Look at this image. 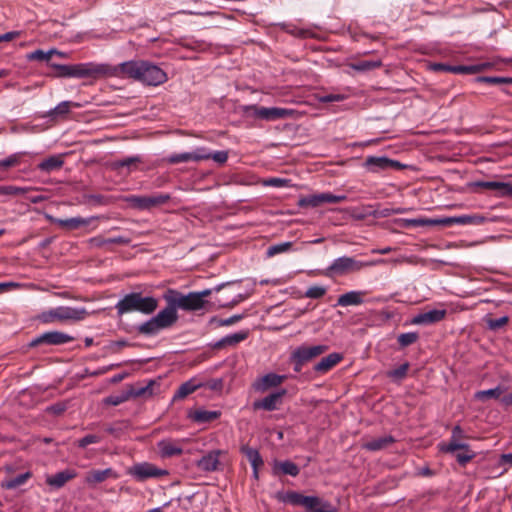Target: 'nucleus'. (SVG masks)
<instances>
[{"mask_svg": "<svg viewBox=\"0 0 512 512\" xmlns=\"http://www.w3.org/2000/svg\"><path fill=\"white\" fill-rule=\"evenodd\" d=\"M111 77L130 78L148 86H159L168 79L166 72L159 66L144 60H130L111 65Z\"/></svg>", "mask_w": 512, "mask_h": 512, "instance_id": "f257e3e1", "label": "nucleus"}, {"mask_svg": "<svg viewBox=\"0 0 512 512\" xmlns=\"http://www.w3.org/2000/svg\"><path fill=\"white\" fill-rule=\"evenodd\" d=\"M57 70V76L70 78H110L111 64L107 63H79V64H51Z\"/></svg>", "mask_w": 512, "mask_h": 512, "instance_id": "f03ea898", "label": "nucleus"}, {"mask_svg": "<svg viewBox=\"0 0 512 512\" xmlns=\"http://www.w3.org/2000/svg\"><path fill=\"white\" fill-rule=\"evenodd\" d=\"M158 307V300L152 296L143 297L139 292H132L120 299L116 305L118 315L140 312L145 315L153 313Z\"/></svg>", "mask_w": 512, "mask_h": 512, "instance_id": "7ed1b4c3", "label": "nucleus"}, {"mask_svg": "<svg viewBox=\"0 0 512 512\" xmlns=\"http://www.w3.org/2000/svg\"><path fill=\"white\" fill-rule=\"evenodd\" d=\"M88 316V311L84 307L58 306L42 311L37 319L43 324L54 322L82 321Z\"/></svg>", "mask_w": 512, "mask_h": 512, "instance_id": "20e7f679", "label": "nucleus"}, {"mask_svg": "<svg viewBox=\"0 0 512 512\" xmlns=\"http://www.w3.org/2000/svg\"><path fill=\"white\" fill-rule=\"evenodd\" d=\"M375 262L359 261L354 257L342 256L334 259L332 263L326 268L324 274L328 277L344 276L350 273H355L365 267L374 265Z\"/></svg>", "mask_w": 512, "mask_h": 512, "instance_id": "39448f33", "label": "nucleus"}, {"mask_svg": "<svg viewBox=\"0 0 512 512\" xmlns=\"http://www.w3.org/2000/svg\"><path fill=\"white\" fill-rule=\"evenodd\" d=\"M327 350V345H301L297 347L290 356V360L294 365V371L300 372L304 364L323 354Z\"/></svg>", "mask_w": 512, "mask_h": 512, "instance_id": "423d86ee", "label": "nucleus"}, {"mask_svg": "<svg viewBox=\"0 0 512 512\" xmlns=\"http://www.w3.org/2000/svg\"><path fill=\"white\" fill-rule=\"evenodd\" d=\"M168 295L173 304L177 309L185 311H196L204 308L206 300H201L200 296L196 295L195 292L183 294L176 289H168Z\"/></svg>", "mask_w": 512, "mask_h": 512, "instance_id": "0eeeda50", "label": "nucleus"}, {"mask_svg": "<svg viewBox=\"0 0 512 512\" xmlns=\"http://www.w3.org/2000/svg\"><path fill=\"white\" fill-rule=\"evenodd\" d=\"M127 473L138 482H144L151 478H161L169 474L168 470L158 468L149 462L136 463L128 469Z\"/></svg>", "mask_w": 512, "mask_h": 512, "instance_id": "6e6552de", "label": "nucleus"}, {"mask_svg": "<svg viewBox=\"0 0 512 512\" xmlns=\"http://www.w3.org/2000/svg\"><path fill=\"white\" fill-rule=\"evenodd\" d=\"M243 112L247 116L265 121H274L286 118L290 115V111L279 107H261L257 105H247L243 107Z\"/></svg>", "mask_w": 512, "mask_h": 512, "instance_id": "1a4fd4ad", "label": "nucleus"}, {"mask_svg": "<svg viewBox=\"0 0 512 512\" xmlns=\"http://www.w3.org/2000/svg\"><path fill=\"white\" fill-rule=\"evenodd\" d=\"M169 194L156 193L149 196H137L131 195L125 198V201L134 208L140 210H150L154 207H158L166 204L170 200Z\"/></svg>", "mask_w": 512, "mask_h": 512, "instance_id": "9d476101", "label": "nucleus"}, {"mask_svg": "<svg viewBox=\"0 0 512 512\" xmlns=\"http://www.w3.org/2000/svg\"><path fill=\"white\" fill-rule=\"evenodd\" d=\"M287 394V390L285 388L279 389L275 392L270 393L260 400H256L253 403V408L255 410H265V411H274L279 409V407L283 403V398Z\"/></svg>", "mask_w": 512, "mask_h": 512, "instance_id": "9b49d317", "label": "nucleus"}, {"mask_svg": "<svg viewBox=\"0 0 512 512\" xmlns=\"http://www.w3.org/2000/svg\"><path fill=\"white\" fill-rule=\"evenodd\" d=\"M163 298L167 302V306L159 311L154 318L163 329H166L171 327L178 320V313L177 308L175 304L171 302V298L167 291L164 293Z\"/></svg>", "mask_w": 512, "mask_h": 512, "instance_id": "f8f14e48", "label": "nucleus"}, {"mask_svg": "<svg viewBox=\"0 0 512 512\" xmlns=\"http://www.w3.org/2000/svg\"><path fill=\"white\" fill-rule=\"evenodd\" d=\"M73 337L60 332V331H49L41 334L30 342V346L34 347L40 344L48 345H62L73 341Z\"/></svg>", "mask_w": 512, "mask_h": 512, "instance_id": "ddd939ff", "label": "nucleus"}, {"mask_svg": "<svg viewBox=\"0 0 512 512\" xmlns=\"http://www.w3.org/2000/svg\"><path fill=\"white\" fill-rule=\"evenodd\" d=\"M210 159V152L204 147L196 148L192 152L175 153L167 157V162L170 164H177L189 161H202Z\"/></svg>", "mask_w": 512, "mask_h": 512, "instance_id": "4468645a", "label": "nucleus"}, {"mask_svg": "<svg viewBox=\"0 0 512 512\" xmlns=\"http://www.w3.org/2000/svg\"><path fill=\"white\" fill-rule=\"evenodd\" d=\"M283 501L294 506H303L307 509V511L312 510L316 506L322 504L321 499L317 496H304L301 493L295 491L287 492L283 498Z\"/></svg>", "mask_w": 512, "mask_h": 512, "instance_id": "2eb2a0df", "label": "nucleus"}, {"mask_svg": "<svg viewBox=\"0 0 512 512\" xmlns=\"http://www.w3.org/2000/svg\"><path fill=\"white\" fill-rule=\"evenodd\" d=\"M184 442V439H162L157 443V447L160 455L164 458H168L181 455L183 453L182 444Z\"/></svg>", "mask_w": 512, "mask_h": 512, "instance_id": "dca6fc26", "label": "nucleus"}, {"mask_svg": "<svg viewBox=\"0 0 512 512\" xmlns=\"http://www.w3.org/2000/svg\"><path fill=\"white\" fill-rule=\"evenodd\" d=\"M287 376L286 375H279L276 373H268L259 378L254 383V388L256 391L259 392H265L269 390L270 388H275L280 386L285 380Z\"/></svg>", "mask_w": 512, "mask_h": 512, "instance_id": "f3484780", "label": "nucleus"}, {"mask_svg": "<svg viewBox=\"0 0 512 512\" xmlns=\"http://www.w3.org/2000/svg\"><path fill=\"white\" fill-rule=\"evenodd\" d=\"M398 163L386 157H368L365 161V167L370 172H379L396 167Z\"/></svg>", "mask_w": 512, "mask_h": 512, "instance_id": "a211bd4d", "label": "nucleus"}, {"mask_svg": "<svg viewBox=\"0 0 512 512\" xmlns=\"http://www.w3.org/2000/svg\"><path fill=\"white\" fill-rule=\"evenodd\" d=\"M473 187L498 191L500 196L512 195V184L498 181H475Z\"/></svg>", "mask_w": 512, "mask_h": 512, "instance_id": "6ab92c4d", "label": "nucleus"}, {"mask_svg": "<svg viewBox=\"0 0 512 512\" xmlns=\"http://www.w3.org/2000/svg\"><path fill=\"white\" fill-rule=\"evenodd\" d=\"M108 478H118L117 473L112 468L103 470H91L85 475V482L89 485H95L104 482Z\"/></svg>", "mask_w": 512, "mask_h": 512, "instance_id": "aec40b11", "label": "nucleus"}, {"mask_svg": "<svg viewBox=\"0 0 512 512\" xmlns=\"http://www.w3.org/2000/svg\"><path fill=\"white\" fill-rule=\"evenodd\" d=\"M485 218L480 215H460L454 217H445L444 226L452 225H480L484 223Z\"/></svg>", "mask_w": 512, "mask_h": 512, "instance_id": "412c9836", "label": "nucleus"}, {"mask_svg": "<svg viewBox=\"0 0 512 512\" xmlns=\"http://www.w3.org/2000/svg\"><path fill=\"white\" fill-rule=\"evenodd\" d=\"M76 472L71 469H66L57 472L54 475L47 476L46 483L56 489L62 488L68 481L76 477Z\"/></svg>", "mask_w": 512, "mask_h": 512, "instance_id": "4be33fe9", "label": "nucleus"}, {"mask_svg": "<svg viewBox=\"0 0 512 512\" xmlns=\"http://www.w3.org/2000/svg\"><path fill=\"white\" fill-rule=\"evenodd\" d=\"M446 309H430L418 313V325H431L438 323L445 318Z\"/></svg>", "mask_w": 512, "mask_h": 512, "instance_id": "5701e85b", "label": "nucleus"}, {"mask_svg": "<svg viewBox=\"0 0 512 512\" xmlns=\"http://www.w3.org/2000/svg\"><path fill=\"white\" fill-rule=\"evenodd\" d=\"M150 389V385H147L145 387H142L137 390L130 389L129 391H125L120 393L119 395H111L105 399V402L107 404L117 406L127 400L130 399L132 396H142L144 395L148 390Z\"/></svg>", "mask_w": 512, "mask_h": 512, "instance_id": "b1692460", "label": "nucleus"}, {"mask_svg": "<svg viewBox=\"0 0 512 512\" xmlns=\"http://www.w3.org/2000/svg\"><path fill=\"white\" fill-rule=\"evenodd\" d=\"M64 165V155L57 154L49 156L48 158L41 161L37 168L45 173H51L53 171H57L62 168Z\"/></svg>", "mask_w": 512, "mask_h": 512, "instance_id": "393cba45", "label": "nucleus"}, {"mask_svg": "<svg viewBox=\"0 0 512 512\" xmlns=\"http://www.w3.org/2000/svg\"><path fill=\"white\" fill-rule=\"evenodd\" d=\"M248 335H249V332L247 330H241L236 333L226 335V336L222 337L220 340H218L215 343L214 347L222 348V347H226V346H229V347L236 346L240 342L246 340Z\"/></svg>", "mask_w": 512, "mask_h": 512, "instance_id": "a878e982", "label": "nucleus"}, {"mask_svg": "<svg viewBox=\"0 0 512 512\" xmlns=\"http://www.w3.org/2000/svg\"><path fill=\"white\" fill-rule=\"evenodd\" d=\"M343 359V355L337 352L331 353L322 358L315 366L314 370L319 373H326L336 366Z\"/></svg>", "mask_w": 512, "mask_h": 512, "instance_id": "bb28decb", "label": "nucleus"}, {"mask_svg": "<svg viewBox=\"0 0 512 512\" xmlns=\"http://www.w3.org/2000/svg\"><path fill=\"white\" fill-rule=\"evenodd\" d=\"M219 411H208L204 409H198L195 411L188 412V418L196 423H208L214 421L220 417Z\"/></svg>", "mask_w": 512, "mask_h": 512, "instance_id": "cd10ccee", "label": "nucleus"}, {"mask_svg": "<svg viewBox=\"0 0 512 512\" xmlns=\"http://www.w3.org/2000/svg\"><path fill=\"white\" fill-rule=\"evenodd\" d=\"M363 291H349L339 296L337 305L346 307L351 305H360L363 303Z\"/></svg>", "mask_w": 512, "mask_h": 512, "instance_id": "c85d7f7f", "label": "nucleus"}, {"mask_svg": "<svg viewBox=\"0 0 512 512\" xmlns=\"http://www.w3.org/2000/svg\"><path fill=\"white\" fill-rule=\"evenodd\" d=\"M219 464V452L211 451L204 455L197 463V466L203 471H214Z\"/></svg>", "mask_w": 512, "mask_h": 512, "instance_id": "c756f323", "label": "nucleus"}, {"mask_svg": "<svg viewBox=\"0 0 512 512\" xmlns=\"http://www.w3.org/2000/svg\"><path fill=\"white\" fill-rule=\"evenodd\" d=\"M98 217L92 216L90 218H82V217H73L68 219H60L58 221V225L62 228H66L69 230L77 229L80 226L88 225L92 221L97 220Z\"/></svg>", "mask_w": 512, "mask_h": 512, "instance_id": "7c9ffc66", "label": "nucleus"}, {"mask_svg": "<svg viewBox=\"0 0 512 512\" xmlns=\"http://www.w3.org/2000/svg\"><path fill=\"white\" fill-rule=\"evenodd\" d=\"M273 472L275 474L281 472L285 475L297 476L300 472L299 467L292 461H275L273 465Z\"/></svg>", "mask_w": 512, "mask_h": 512, "instance_id": "2f4dec72", "label": "nucleus"}, {"mask_svg": "<svg viewBox=\"0 0 512 512\" xmlns=\"http://www.w3.org/2000/svg\"><path fill=\"white\" fill-rule=\"evenodd\" d=\"M393 442L394 438L392 436H383L366 441L363 444V448L368 451H380L391 445Z\"/></svg>", "mask_w": 512, "mask_h": 512, "instance_id": "473e14b6", "label": "nucleus"}, {"mask_svg": "<svg viewBox=\"0 0 512 512\" xmlns=\"http://www.w3.org/2000/svg\"><path fill=\"white\" fill-rule=\"evenodd\" d=\"M52 55H59L63 57L65 54L57 51L56 49H50L49 51H43L41 49L30 52L26 55L28 61H49Z\"/></svg>", "mask_w": 512, "mask_h": 512, "instance_id": "72a5a7b5", "label": "nucleus"}, {"mask_svg": "<svg viewBox=\"0 0 512 512\" xmlns=\"http://www.w3.org/2000/svg\"><path fill=\"white\" fill-rule=\"evenodd\" d=\"M142 162L140 156H130L121 160H117L113 163L114 169H127V173H130L137 169V165Z\"/></svg>", "mask_w": 512, "mask_h": 512, "instance_id": "f704fd0d", "label": "nucleus"}, {"mask_svg": "<svg viewBox=\"0 0 512 512\" xmlns=\"http://www.w3.org/2000/svg\"><path fill=\"white\" fill-rule=\"evenodd\" d=\"M449 454L455 457V459L461 466H465L476 456V453L473 450H471L468 444H465V448H459L457 452H450Z\"/></svg>", "mask_w": 512, "mask_h": 512, "instance_id": "c9c22d12", "label": "nucleus"}, {"mask_svg": "<svg viewBox=\"0 0 512 512\" xmlns=\"http://www.w3.org/2000/svg\"><path fill=\"white\" fill-rule=\"evenodd\" d=\"M241 452L246 456L252 468H260L263 465V459L257 449L243 446Z\"/></svg>", "mask_w": 512, "mask_h": 512, "instance_id": "e433bc0d", "label": "nucleus"}, {"mask_svg": "<svg viewBox=\"0 0 512 512\" xmlns=\"http://www.w3.org/2000/svg\"><path fill=\"white\" fill-rule=\"evenodd\" d=\"M200 386L201 385L196 383L194 380L186 381L178 388V390L174 394L173 399H184L186 396L196 391Z\"/></svg>", "mask_w": 512, "mask_h": 512, "instance_id": "4c0bfd02", "label": "nucleus"}, {"mask_svg": "<svg viewBox=\"0 0 512 512\" xmlns=\"http://www.w3.org/2000/svg\"><path fill=\"white\" fill-rule=\"evenodd\" d=\"M161 330H163V328L159 325V323L154 317L142 323L138 327L139 333L148 336L156 335Z\"/></svg>", "mask_w": 512, "mask_h": 512, "instance_id": "58836bf2", "label": "nucleus"}, {"mask_svg": "<svg viewBox=\"0 0 512 512\" xmlns=\"http://www.w3.org/2000/svg\"><path fill=\"white\" fill-rule=\"evenodd\" d=\"M505 387L498 385L495 388L488 390H481L475 393V398L480 401H484L488 398L498 399L505 392Z\"/></svg>", "mask_w": 512, "mask_h": 512, "instance_id": "ea45409f", "label": "nucleus"}, {"mask_svg": "<svg viewBox=\"0 0 512 512\" xmlns=\"http://www.w3.org/2000/svg\"><path fill=\"white\" fill-rule=\"evenodd\" d=\"M71 107H79V104L71 101H62L48 112V116L52 118L64 116L69 113Z\"/></svg>", "mask_w": 512, "mask_h": 512, "instance_id": "a19ab883", "label": "nucleus"}, {"mask_svg": "<svg viewBox=\"0 0 512 512\" xmlns=\"http://www.w3.org/2000/svg\"><path fill=\"white\" fill-rule=\"evenodd\" d=\"M30 477H31L30 472L22 473L20 475H17L14 478L3 481L1 484V487L5 488V489H15V488L23 485Z\"/></svg>", "mask_w": 512, "mask_h": 512, "instance_id": "79ce46f5", "label": "nucleus"}, {"mask_svg": "<svg viewBox=\"0 0 512 512\" xmlns=\"http://www.w3.org/2000/svg\"><path fill=\"white\" fill-rule=\"evenodd\" d=\"M382 65L381 60H361L351 64V68L355 71L365 72L375 68H379Z\"/></svg>", "mask_w": 512, "mask_h": 512, "instance_id": "37998d69", "label": "nucleus"}, {"mask_svg": "<svg viewBox=\"0 0 512 512\" xmlns=\"http://www.w3.org/2000/svg\"><path fill=\"white\" fill-rule=\"evenodd\" d=\"M348 97L349 93L347 92H332L317 95V100L321 103L342 102Z\"/></svg>", "mask_w": 512, "mask_h": 512, "instance_id": "c03bdc74", "label": "nucleus"}, {"mask_svg": "<svg viewBox=\"0 0 512 512\" xmlns=\"http://www.w3.org/2000/svg\"><path fill=\"white\" fill-rule=\"evenodd\" d=\"M292 245V242L289 241L271 245L266 250V256L273 257L278 254L286 253L291 250Z\"/></svg>", "mask_w": 512, "mask_h": 512, "instance_id": "a18cd8bd", "label": "nucleus"}, {"mask_svg": "<svg viewBox=\"0 0 512 512\" xmlns=\"http://www.w3.org/2000/svg\"><path fill=\"white\" fill-rule=\"evenodd\" d=\"M27 152L21 151L9 155L7 158L0 160V168L8 169L20 164L22 156L26 155Z\"/></svg>", "mask_w": 512, "mask_h": 512, "instance_id": "49530a36", "label": "nucleus"}, {"mask_svg": "<svg viewBox=\"0 0 512 512\" xmlns=\"http://www.w3.org/2000/svg\"><path fill=\"white\" fill-rule=\"evenodd\" d=\"M465 444L466 443L461 442L460 439L453 438L451 436L447 443L441 444L440 449L442 452H445V453L457 452V450H459V448H465Z\"/></svg>", "mask_w": 512, "mask_h": 512, "instance_id": "de8ad7c7", "label": "nucleus"}, {"mask_svg": "<svg viewBox=\"0 0 512 512\" xmlns=\"http://www.w3.org/2000/svg\"><path fill=\"white\" fill-rule=\"evenodd\" d=\"M32 188L29 187H19L14 185H4L0 186V194L1 195H23L30 191Z\"/></svg>", "mask_w": 512, "mask_h": 512, "instance_id": "09e8293b", "label": "nucleus"}, {"mask_svg": "<svg viewBox=\"0 0 512 512\" xmlns=\"http://www.w3.org/2000/svg\"><path fill=\"white\" fill-rule=\"evenodd\" d=\"M408 368H409V364L403 363L399 367H397L393 370H390L387 373V376L394 381H401L407 375Z\"/></svg>", "mask_w": 512, "mask_h": 512, "instance_id": "8fccbe9b", "label": "nucleus"}, {"mask_svg": "<svg viewBox=\"0 0 512 512\" xmlns=\"http://www.w3.org/2000/svg\"><path fill=\"white\" fill-rule=\"evenodd\" d=\"M323 204L321 199V193L319 194H313L308 195L306 197H303L299 200V205L301 207H317L319 205Z\"/></svg>", "mask_w": 512, "mask_h": 512, "instance_id": "3c124183", "label": "nucleus"}, {"mask_svg": "<svg viewBox=\"0 0 512 512\" xmlns=\"http://www.w3.org/2000/svg\"><path fill=\"white\" fill-rule=\"evenodd\" d=\"M326 292V287L315 285L308 288L304 296L311 299H320L326 294Z\"/></svg>", "mask_w": 512, "mask_h": 512, "instance_id": "603ef678", "label": "nucleus"}, {"mask_svg": "<svg viewBox=\"0 0 512 512\" xmlns=\"http://www.w3.org/2000/svg\"><path fill=\"white\" fill-rule=\"evenodd\" d=\"M102 438L95 434H88L83 438L77 440L76 444L79 448H86L90 444H97L101 442Z\"/></svg>", "mask_w": 512, "mask_h": 512, "instance_id": "864d4df0", "label": "nucleus"}, {"mask_svg": "<svg viewBox=\"0 0 512 512\" xmlns=\"http://www.w3.org/2000/svg\"><path fill=\"white\" fill-rule=\"evenodd\" d=\"M444 218H426L418 216V227L444 226Z\"/></svg>", "mask_w": 512, "mask_h": 512, "instance_id": "5fc2aeb1", "label": "nucleus"}, {"mask_svg": "<svg viewBox=\"0 0 512 512\" xmlns=\"http://www.w3.org/2000/svg\"><path fill=\"white\" fill-rule=\"evenodd\" d=\"M450 73L453 74H476L477 69L473 68V65H452Z\"/></svg>", "mask_w": 512, "mask_h": 512, "instance_id": "6e6d98bb", "label": "nucleus"}, {"mask_svg": "<svg viewBox=\"0 0 512 512\" xmlns=\"http://www.w3.org/2000/svg\"><path fill=\"white\" fill-rule=\"evenodd\" d=\"M346 198L345 195H334L329 192L321 193L322 203H339L345 201Z\"/></svg>", "mask_w": 512, "mask_h": 512, "instance_id": "4d7b16f0", "label": "nucleus"}, {"mask_svg": "<svg viewBox=\"0 0 512 512\" xmlns=\"http://www.w3.org/2000/svg\"><path fill=\"white\" fill-rule=\"evenodd\" d=\"M415 341H416V333L415 332L403 333L398 336V342L403 347L413 344Z\"/></svg>", "mask_w": 512, "mask_h": 512, "instance_id": "13d9d810", "label": "nucleus"}, {"mask_svg": "<svg viewBox=\"0 0 512 512\" xmlns=\"http://www.w3.org/2000/svg\"><path fill=\"white\" fill-rule=\"evenodd\" d=\"M288 183H289V180L284 179V178H277V177L269 178L264 181L265 186H272V187H277V188L287 187Z\"/></svg>", "mask_w": 512, "mask_h": 512, "instance_id": "bf43d9fd", "label": "nucleus"}, {"mask_svg": "<svg viewBox=\"0 0 512 512\" xmlns=\"http://www.w3.org/2000/svg\"><path fill=\"white\" fill-rule=\"evenodd\" d=\"M478 82H483L487 84H504L505 77H498V76H480L476 79Z\"/></svg>", "mask_w": 512, "mask_h": 512, "instance_id": "052dcab7", "label": "nucleus"}, {"mask_svg": "<svg viewBox=\"0 0 512 512\" xmlns=\"http://www.w3.org/2000/svg\"><path fill=\"white\" fill-rule=\"evenodd\" d=\"M508 320L509 319L507 316H502L499 318L491 319L488 322V326L490 329L496 330V329L503 327L508 322Z\"/></svg>", "mask_w": 512, "mask_h": 512, "instance_id": "680f3d73", "label": "nucleus"}, {"mask_svg": "<svg viewBox=\"0 0 512 512\" xmlns=\"http://www.w3.org/2000/svg\"><path fill=\"white\" fill-rule=\"evenodd\" d=\"M428 68L432 71L436 72H449L452 68V65L444 64V63H429Z\"/></svg>", "mask_w": 512, "mask_h": 512, "instance_id": "e2e57ef3", "label": "nucleus"}, {"mask_svg": "<svg viewBox=\"0 0 512 512\" xmlns=\"http://www.w3.org/2000/svg\"><path fill=\"white\" fill-rule=\"evenodd\" d=\"M210 158L219 164H223L228 159V153L226 151H216L214 153H210Z\"/></svg>", "mask_w": 512, "mask_h": 512, "instance_id": "0e129e2a", "label": "nucleus"}, {"mask_svg": "<svg viewBox=\"0 0 512 512\" xmlns=\"http://www.w3.org/2000/svg\"><path fill=\"white\" fill-rule=\"evenodd\" d=\"M288 32L294 36H297V37H308L310 36V31L307 30V29H302V28H297V27H293L291 29L288 30Z\"/></svg>", "mask_w": 512, "mask_h": 512, "instance_id": "69168bd1", "label": "nucleus"}, {"mask_svg": "<svg viewBox=\"0 0 512 512\" xmlns=\"http://www.w3.org/2000/svg\"><path fill=\"white\" fill-rule=\"evenodd\" d=\"M307 512H338L335 508L331 507L329 503H323L321 507L316 506Z\"/></svg>", "mask_w": 512, "mask_h": 512, "instance_id": "338daca9", "label": "nucleus"}, {"mask_svg": "<svg viewBox=\"0 0 512 512\" xmlns=\"http://www.w3.org/2000/svg\"><path fill=\"white\" fill-rule=\"evenodd\" d=\"M90 244L93 247L101 248L108 244L107 238H103L101 236L93 237L90 239Z\"/></svg>", "mask_w": 512, "mask_h": 512, "instance_id": "774afa93", "label": "nucleus"}]
</instances>
